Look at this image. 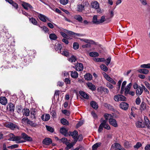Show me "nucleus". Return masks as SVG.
Here are the masks:
<instances>
[{
	"label": "nucleus",
	"mask_w": 150,
	"mask_h": 150,
	"mask_svg": "<svg viewBox=\"0 0 150 150\" xmlns=\"http://www.w3.org/2000/svg\"><path fill=\"white\" fill-rule=\"evenodd\" d=\"M10 138L9 140H12L13 141H15L17 143H22L25 141L22 140V137L20 136H15L12 134H10Z\"/></svg>",
	"instance_id": "obj_1"
},
{
	"label": "nucleus",
	"mask_w": 150,
	"mask_h": 150,
	"mask_svg": "<svg viewBox=\"0 0 150 150\" xmlns=\"http://www.w3.org/2000/svg\"><path fill=\"white\" fill-rule=\"evenodd\" d=\"M103 127L107 130H109L110 129V127L108 124L106 120H103L101 123L98 130V132H100L103 130Z\"/></svg>",
	"instance_id": "obj_2"
},
{
	"label": "nucleus",
	"mask_w": 150,
	"mask_h": 150,
	"mask_svg": "<svg viewBox=\"0 0 150 150\" xmlns=\"http://www.w3.org/2000/svg\"><path fill=\"white\" fill-rule=\"evenodd\" d=\"M114 99L116 101L119 102L120 101H126L127 98L124 96L120 94H117L114 96Z\"/></svg>",
	"instance_id": "obj_3"
},
{
	"label": "nucleus",
	"mask_w": 150,
	"mask_h": 150,
	"mask_svg": "<svg viewBox=\"0 0 150 150\" xmlns=\"http://www.w3.org/2000/svg\"><path fill=\"white\" fill-rule=\"evenodd\" d=\"M30 117L32 120H35L37 116V112L35 109H32L30 110Z\"/></svg>",
	"instance_id": "obj_4"
},
{
	"label": "nucleus",
	"mask_w": 150,
	"mask_h": 150,
	"mask_svg": "<svg viewBox=\"0 0 150 150\" xmlns=\"http://www.w3.org/2000/svg\"><path fill=\"white\" fill-rule=\"evenodd\" d=\"M120 107L124 110H127L129 107V104L125 102H122L120 104Z\"/></svg>",
	"instance_id": "obj_5"
},
{
	"label": "nucleus",
	"mask_w": 150,
	"mask_h": 150,
	"mask_svg": "<svg viewBox=\"0 0 150 150\" xmlns=\"http://www.w3.org/2000/svg\"><path fill=\"white\" fill-rule=\"evenodd\" d=\"M83 65L82 63H77L74 67H73V68L77 71H81L83 70Z\"/></svg>",
	"instance_id": "obj_6"
},
{
	"label": "nucleus",
	"mask_w": 150,
	"mask_h": 150,
	"mask_svg": "<svg viewBox=\"0 0 150 150\" xmlns=\"http://www.w3.org/2000/svg\"><path fill=\"white\" fill-rule=\"evenodd\" d=\"M21 137L22 138L26 141L31 142L33 141L32 138L31 137L28 136L25 133H22L21 134Z\"/></svg>",
	"instance_id": "obj_7"
},
{
	"label": "nucleus",
	"mask_w": 150,
	"mask_h": 150,
	"mask_svg": "<svg viewBox=\"0 0 150 150\" xmlns=\"http://www.w3.org/2000/svg\"><path fill=\"white\" fill-rule=\"evenodd\" d=\"M136 127L137 128H144L145 127V125L143 122V121H138L135 123Z\"/></svg>",
	"instance_id": "obj_8"
},
{
	"label": "nucleus",
	"mask_w": 150,
	"mask_h": 150,
	"mask_svg": "<svg viewBox=\"0 0 150 150\" xmlns=\"http://www.w3.org/2000/svg\"><path fill=\"white\" fill-rule=\"evenodd\" d=\"M6 109L11 112H13L14 110V106L12 103H9L7 105Z\"/></svg>",
	"instance_id": "obj_9"
},
{
	"label": "nucleus",
	"mask_w": 150,
	"mask_h": 150,
	"mask_svg": "<svg viewBox=\"0 0 150 150\" xmlns=\"http://www.w3.org/2000/svg\"><path fill=\"white\" fill-rule=\"evenodd\" d=\"M109 122L110 124L115 127H117L118 126L117 121L114 119L112 118L109 119Z\"/></svg>",
	"instance_id": "obj_10"
},
{
	"label": "nucleus",
	"mask_w": 150,
	"mask_h": 150,
	"mask_svg": "<svg viewBox=\"0 0 150 150\" xmlns=\"http://www.w3.org/2000/svg\"><path fill=\"white\" fill-rule=\"evenodd\" d=\"M52 142L51 139L49 138H46L42 141L43 144L45 145H49Z\"/></svg>",
	"instance_id": "obj_11"
},
{
	"label": "nucleus",
	"mask_w": 150,
	"mask_h": 150,
	"mask_svg": "<svg viewBox=\"0 0 150 150\" xmlns=\"http://www.w3.org/2000/svg\"><path fill=\"white\" fill-rule=\"evenodd\" d=\"M22 6L26 10L33 8V7L28 3L23 2L22 4Z\"/></svg>",
	"instance_id": "obj_12"
},
{
	"label": "nucleus",
	"mask_w": 150,
	"mask_h": 150,
	"mask_svg": "<svg viewBox=\"0 0 150 150\" xmlns=\"http://www.w3.org/2000/svg\"><path fill=\"white\" fill-rule=\"evenodd\" d=\"M54 47L56 50H59V51L58 52V53H61V50L62 47V44H60L59 43H56Z\"/></svg>",
	"instance_id": "obj_13"
},
{
	"label": "nucleus",
	"mask_w": 150,
	"mask_h": 150,
	"mask_svg": "<svg viewBox=\"0 0 150 150\" xmlns=\"http://www.w3.org/2000/svg\"><path fill=\"white\" fill-rule=\"evenodd\" d=\"M38 17L40 20L43 22H46V19H48V18L47 17L40 13L39 14Z\"/></svg>",
	"instance_id": "obj_14"
},
{
	"label": "nucleus",
	"mask_w": 150,
	"mask_h": 150,
	"mask_svg": "<svg viewBox=\"0 0 150 150\" xmlns=\"http://www.w3.org/2000/svg\"><path fill=\"white\" fill-rule=\"evenodd\" d=\"M6 127L10 128L11 129H14L15 128H17V126L15 124L10 122L6 125Z\"/></svg>",
	"instance_id": "obj_15"
},
{
	"label": "nucleus",
	"mask_w": 150,
	"mask_h": 150,
	"mask_svg": "<svg viewBox=\"0 0 150 150\" xmlns=\"http://www.w3.org/2000/svg\"><path fill=\"white\" fill-rule=\"evenodd\" d=\"M87 85L89 88L92 91H95L96 89L95 86L91 82H88L87 83Z\"/></svg>",
	"instance_id": "obj_16"
},
{
	"label": "nucleus",
	"mask_w": 150,
	"mask_h": 150,
	"mask_svg": "<svg viewBox=\"0 0 150 150\" xmlns=\"http://www.w3.org/2000/svg\"><path fill=\"white\" fill-rule=\"evenodd\" d=\"M137 71L139 73L145 74H148L149 72V71L148 70L145 69H138L137 70Z\"/></svg>",
	"instance_id": "obj_17"
},
{
	"label": "nucleus",
	"mask_w": 150,
	"mask_h": 150,
	"mask_svg": "<svg viewBox=\"0 0 150 150\" xmlns=\"http://www.w3.org/2000/svg\"><path fill=\"white\" fill-rule=\"evenodd\" d=\"M78 135L77 131L75 130L73 132H70L69 135L72 136L74 139H76V138H77Z\"/></svg>",
	"instance_id": "obj_18"
},
{
	"label": "nucleus",
	"mask_w": 150,
	"mask_h": 150,
	"mask_svg": "<svg viewBox=\"0 0 150 150\" xmlns=\"http://www.w3.org/2000/svg\"><path fill=\"white\" fill-rule=\"evenodd\" d=\"M91 7L95 8L96 9H98L99 7V4L98 2L96 1H94L91 4Z\"/></svg>",
	"instance_id": "obj_19"
},
{
	"label": "nucleus",
	"mask_w": 150,
	"mask_h": 150,
	"mask_svg": "<svg viewBox=\"0 0 150 150\" xmlns=\"http://www.w3.org/2000/svg\"><path fill=\"white\" fill-rule=\"evenodd\" d=\"M0 103L3 105H5L7 103V100L5 97H2L1 98Z\"/></svg>",
	"instance_id": "obj_20"
},
{
	"label": "nucleus",
	"mask_w": 150,
	"mask_h": 150,
	"mask_svg": "<svg viewBox=\"0 0 150 150\" xmlns=\"http://www.w3.org/2000/svg\"><path fill=\"white\" fill-rule=\"evenodd\" d=\"M98 90L99 92H101L104 91L106 92V93H108L109 92V90L108 88H104L102 86L98 88Z\"/></svg>",
	"instance_id": "obj_21"
},
{
	"label": "nucleus",
	"mask_w": 150,
	"mask_h": 150,
	"mask_svg": "<svg viewBox=\"0 0 150 150\" xmlns=\"http://www.w3.org/2000/svg\"><path fill=\"white\" fill-rule=\"evenodd\" d=\"M79 93L84 98L86 99H88V96L85 92L82 91H79Z\"/></svg>",
	"instance_id": "obj_22"
},
{
	"label": "nucleus",
	"mask_w": 150,
	"mask_h": 150,
	"mask_svg": "<svg viewBox=\"0 0 150 150\" xmlns=\"http://www.w3.org/2000/svg\"><path fill=\"white\" fill-rule=\"evenodd\" d=\"M50 118V116L49 114H46L45 115H43L41 117L42 119L45 121H48Z\"/></svg>",
	"instance_id": "obj_23"
},
{
	"label": "nucleus",
	"mask_w": 150,
	"mask_h": 150,
	"mask_svg": "<svg viewBox=\"0 0 150 150\" xmlns=\"http://www.w3.org/2000/svg\"><path fill=\"white\" fill-rule=\"evenodd\" d=\"M143 93L142 88L140 86H138V88L136 90V93L137 96H140Z\"/></svg>",
	"instance_id": "obj_24"
},
{
	"label": "nucleus",
	"mask_w": 150,
	"mask_h": 150,
	"mask_svg": "<svg viewBox=\"0 0 150 150\" xmlns=\"http://www.w3.org/2000/svg\"><path fill=\"white\" fill-rule=\"evenodd\" d=\"M144 120L145 121V124L146 125V127L148 128H150V123L149 120L148 118L147 117H144Z\"/></svg>",
	"instance_id": "obj_25"
},
{
	"label": "nucleus",
	"mask_w": 150,
	"mask_h": 150,
	"mask_svg": "<svg viewBox=\"0 0 150 150\" xmlns=\"http://www.w3.org/2000/svg\"><path fill=\"white\" fill-rule=\"evenodd\" d=\"M70 72H71V77L72 78L76 79L78 77V74L76 71H71Z\"/></svg>",
	"instance_id": "obj_26"
},
{
	"label": "nucleus",
	"mask_w": 150,
	"mask_h": 150,
	"mask_svg": "<svg viewBox=\"0 0 150 150\" xmlns=\"http://www.w3.org/2000/svg\"><path fill=\"white\" fill-rule=\"evenodd\" d=\"M60 132L62 134L65 136H66L67 134V131L64 128H61L60 129Z\"/></svg>",
	"instance_id": "obj_27"
},
{
	"label": "nucleus",
	"mask_w": 150,
	"mask_h": 150,
	"mask_svg": "<svg viewBox=\"0 0 150 150\" xmlns=\"http://www.w3.org/2000/svg\"><path fill=\"white\" fill-rule=\"evenodd\" d=\"M27 122L28 124L30 126L33 127H35L38 125L37 124L33 122V121L30 120L28 119H27Z\"/></svg>",
	"instance_id": "obj_28"
},
{
	"label": "nucleus",
	"mask_w": 150,
	"mask_h": 150,
	"mask_svg": "<svg viewBox=\"0 0 150 150\" xmlns=\"http://www.w3.org/2000/svg\"><path fill=\"white\" fill-rule=\"evenodd\" d=\"M99 20L98 19L97 16H94L93 17L92 20L93 23L96 24H99Z\"/></svg>",
	"instance_id": "obj_29"
},
{
	"label": "nucleus",
	"mask_w": 150,
	"mask_h": 150,
	"mask_svg": "<svg viewBox=\"0 0 150 150\" xmlns=\"http://www.w3.org/2000/svg\"><path fill=\"white\" fill-rule=\"evenodd\" d=\"M74 18L77 20L79 22H82L83 18L80 15H76L74 16Z\"/></svg>",
	"instance_id": "obj_30"
},
{
	"label": "nucleus",
	"mask_w": 150,
	"mask_h": 150,
	"mask_svg": "<svg viewBox=\"0 0 150 150\" xmlns=\"http://www.w3.org/2000/svg\"><path fill=\"white\" fill-rule=\"evenodd\" d=\"M84 78L86 80H90L92 79V75L89 73H87L85 75Z\"/></svg>",
	"instance_id": "obj_31"
},
{
	"label": "nucleus",
	"mask_w": 150,
	"mask_h": 150,
	"mask_svg": "<svg viewBox=\"0 0 150 150\" xmlns=\"http://www.w3.org/2000/svg\"><path fill=\"white\" fill-rule=\"evenodd\" d=\"M77 8L79 11H82L84 10V6L82 4L78 5L77 6Z\"/></svg>",
	"instance_id": "obj_32"
},
{
	"label": "nucleus",
	"mask_w": 150,
	"mask_h": 150,
	"mask_svg": "<svg viewBox=\"0 0 150 150\" xmlns=\"http://www.w3.org/2000/svg\"><path fill=\"white\" fill-rule=\"evenodd\" d=\"M91 105L95 109H97L98 108L97 104L94 101H92L90 103Z\"/></svg>",
	"instance_id": "obj_33"
},
{
	"label": "nucleus",
	"mask_w": 150,
	"mask_h": 150,
	"mask_svg": "<svg viewBox=\"0 0 150 150\" xmlns=\"http://www.w3.org/2000/svg\"><path fill=\"white\" fill-rule=\"evenodd\" d=\"M104 117L105 119V120H106L108 122V120L112 119V116L111 114H108L107 113L105 114L104 115Z\"/></svg>",
	"instance_id": "obj_34"
},
{
	"label": "nucleus",
	"mask_w": 150,
	"mask_h": 150,
	"mask_svg": "<svg viewBox=\"0 0 150 150\" xmlns=\"http://www.w3.org/2000/svg\"><path fill=\"white\" fill-rule=\"evenodd\" d=\"M49 38L51 40H55L57 38V37L55 34L52 33L50 34Z\"/></svg>",
	"instance_id": "obj_35"
},
{
	"label": "nucleus",
	"mask_w": 150,
	"mask_h": 150,
	"mask_svg": "<svg viewBox=\"0 0 150 150\" xmlns=\"http://www.w3.org/2000/svg\"><path fill=\"white\" fill-rule=\"evenodd\" d=\"M61 123L63 125H69V122L66 119L64 118L61 120Z\"/></svg>",
	"instance_id": "obj_36"
},
{
	"label": "nucleus",
	"mask_w": 150,
	"mask_h": 150,
	"mask_svg": "<svg viewBox=\"0 0 150 150\" xmlns=\"http://www.w3.org/2000/svg\"><path fill=\"white\" fill-rule=\"evenodd\" d=\"M65 144L67 145V146L65 148V149L67 150H68L71 149L74 146L72 144L70 143L69 142H66Z\"/></svg>",
	"instance_id": "obj_37"
},
{
	"label": "nucleus",
	"mask_w": 150,
	"mask_h": 150,
	"mask_svg": "<svg viewBox=\"0 0 150 150\" xmlns=\"http://www.w3.org/2000/svg\"><path fill=\"white\" fill-rule=\"evenodd\" d=\"M101 144L100 143H97L94 144L92 146V150H96L97 148Z\"/></svg>",
	"instance_id": "obj_38"
},
{
	"label": "nucleus",
	"mask_w": 150,
	"mask_h": 150,
	"mask_svg": "<svg viewBox=\"0 0 150 150\" xmlns=\"http://www.w3.org/2000/svg\"><path fill=\"white\" fill-rule=\"evenodd\" d=\"M99 55L98 53L96 52H92L89 53V55L91 57H97Z\"/></svg>",
	"instance_id": "obj_39"
},
{
	"label": "nucleus",
	"mask_w": 150,
	"mask_h": 150,
	"mask_svg": "<svg viewBox=\"0 0 150 150\" xmlns=\"http://www.w3.org/2000/svg\"><path fill=\"white\" fill-rule=\"evenodd\" d=\"M124 146L126 148H129L132 146L131 143L125 141L124 143Z\"/></svg>",
	"instance_id": "obj_40"
},
{
	"label": "nucleus",
	"mask_w": 150,
	"mask_h": 150,
	"mask_svg": "<svg viewBox=\"0 0 150 150\" xmlns=\"http://www.w3.org/2000/svg\"><path fill=\"white\" fill-rule=\"evenodd\" d=\"M68 59L70 62L72 63L75 62L76 60V59L74 56L72 55Z\"/></svg>",
	"instance_id": "obj_41"
},
{
	"label": "nucleus",
	"mask_w": 150,
	"mask_h": 150,
	"mask_svg": "<svg viewBox=\"0 0 150 150\" xmlns=\"http://www.w3.org/2000/svg\"><path fill=\"white\" fill-rule=\"evenodd\" d=\"M111 147H115L116 148V149H119L122 147L120 144L117 143H115L112 144Z\"/></svg>",
	"instance_id": "obj_42"
},
{
	"label": "nucleus",
	"mask_w": 150,
	"mask_h": 150,
	"mask_svg": "<svg viewBox=\"0 0 150 150\" xmlns=\"http://www.w3.org/2000/svg\"><path fill=\"white\" fill-rule=\"evenodd\" d=\"M140 67L142 68H144L145 69H150V63L147 64H144L141 65Z\"/></svg>",
	"instance_id": "obj_43"
},
{
	"label": "nucleus",
	"mask_w": 150,
	"mask_h": 150,
	"mask_svg": "<svg viewBox=\"0 0 150 150\" xmlns=\"http://www.w3.org/2000/svg\"><path fill=\"white\" fill-rule=\"evenodd\" d=\"M94 60L96 62H105V61L104 58H95L94 59Z\"/></svg>",
	"instance_id": "obj_44"
},
{
	"label": "nucleus",
	"mask_w": 150,
	"mask_h": 150,
	"mask_svg": "<svg viewBox=\"0 0 150 150\" xmlns=\"http://www.w3.org/2000/svg\"><path fill=\"white\" fill-rule=\"evenodd\" d=\"M101 69L105 71H107L108 70V68L105 64H101L100 65Z\"/></svg>",
	"instance_id": "obj_45"
},
{
	"label": "nucleus",
	"mask_w": 150,
	"mask_h": 150,
	"mask_svg": "<svg viewBox=\"0 0 150 150\" xmlns=\"http://www.w3.org/2000/svg\"><path fill=\"white\" fill-rule=\"evenodd\" d=\"M30 21L34 25H37L38 22L34 18H29Z\"/></svg>",
	"instance_id": "obj_46"
},
{
	"label": "nucleus",
	"mask_w": 150,
	"mask_h": 150,
	"mask_svg": "<svg viewBox=\"0 0 150 150\" xmlns=\"http://www.w3.org/2000/svg\"><path fill=\"white\" fill-rule=\"evenodd\" d=\"M22 106L21 105H18L16 107L17 112L19 113H21L22 110Z\"/></svg>",
	"instance_id": "obj_47"
},
{
	"label": "nucleus",
	"mask_w": 150,
	"mask_h": 150,
	"mask_svg": "<svg viewBox=\"0 0 150 150\" xmlns=\"http://www.w3.org/2000/svg\"><path fill=\"white\" fill-rule=\"evenodd\" d=\"M142 146L141 143L139 142H137L136 144L135 145L134 147V149H138Z\"/></svg>",
	"instance_id": "obj_48"
},
{
	"label": "nucleus",
	"mask_w": 150,
	"mask_h": 150,
	"mask_svg": "<svg viewBox=\"0 0 150 150\" xmlns=\"http://www.w3.org/2000/svg\"><path fill=\"white\" fill-rule=\"evenodd\" d=\"M24 115L26 116H28L30 115V111L29 109H26L24 110Z\"/></svg>",
	"instance_id": "obj_49"
},
{
	"label": "nucleus",
	"mask_w": 150,
	"mask_h": 150,
	"mask_svg": "<svg viewBox=\"0 0 150 150\" xmlns=\"http://www.w3.org/2000/svg\"><path fill=\"white\" fill-rule=\"evenodd\" d=\"M46 127L48 131H50L51 132H53L54 131V129L50 126L46 125Z\"/></svg>",
	"instance_id": "obj_50"
},
{
	"label": "nucleus",
	"mask_w": 150,
	"mask_h": 150,
	"mask_svg": "<svg viewBox=\"0 0 150 150\" xmlns=\"http://www.w3.org/2000/svg\"><path fill=\"white\" fill-rule=\"evenodd\" d=\"M104 106L110 110H112L113 109V107L112 105L106 103L104 104Z\"/></svg>",
	"instance_id": "obj_51"
},
{
	"label": "nucleus",
	"mask_w": 150,
	"mask_h": 150,
	"mask_svg": "<svg viewBox=\"0 0 150 150\" xmlns=\"http://www.w3.org/2000/svg\"><path fill=\"white\" fill-rule=\"evenodd\" d=\"M61 53L62 55L66 57L68 56L69 54V52L66 50L64 51L62 53Z\"/></svg>",
	"instance_id": "obj_52"
},
{
	"label": "nucleus",
	"mask_w": 150,
	"mask_h": 150,
	"mask_svg": "<svg viewBox=\"0 0 150 150\" xmlns=\"http://www.w3.org/2000/svg\"><path fill=\"white\" fill-rule=\"evenodd\" d=\"M42 30L44 31V32L46 33H48V34H49V30L45 26H43L42 28Z\"/></svg>",
	"instance_id": "obj_53"
},
{
	"label": "nucleus",
	"mask_w": 150,
	"mask_h": 150,
	"mask_svg": "<svg viewBox=\"0 0 150 150\" xmlns=\"http://www.w3.org/2000/svg\"><path fill=\"white\" fill-rule=\"evenodd\" d=\"M73 47L74 49L77 50L79 48V45L77 42H74L73 43Z\"/></svg>",
	"instance_id": "obj_54"
},
{
	"label": "nucleus",
	"mask_w": 150,
	"mask_h": 150,
	"mask_svg": "<svg viewBox=\"0 0 150 150\" xmlns=\"http://www.w3.org/2000/svg\"><path fill=\"white\" fill-rule=\"evenodd\" d=\"M111 60V57H108L105 60V64L107 66H108L110 63Z\"/></svg>",
	"instance_id": "obj_55"
},
{
	"label": "nucleus",
	"mask_w": 150,
	"mask_h": 150,
	"mask_svg": "<svg viewBox=\"0 0 150 150\" xmlns=\"http://www.w3.org/2000/svg\"><path fill=\"white\" fill-rule=\"evenodd\" d=\"M68 0H60V3L64 5L67 4L68 3Z\"/></svg>",
	"instance_id": "obj_56"
},
{
	"label": "nucleus",
	"mask_w": 150,
	"mask_h": 150,
	"mask_svg": "<svg viewBox=\"0 0 150 150\" xmlns=\"http://www.w3.org/2000/svg\"><path fill=\"white\" fill-rule=\"evenodd\" d=\"M130 89L127 88H125V92H124V94L126 96H127V95L130 92Z\"/></svg>",
	"instance_id": "obj_57"
},
{
	"label": "nucleus",
	"mask_w": 150,
	"mask_h": 150,
	"mask_svg": "<svg viewBox=\"0 0 150 150\" xmlns=\"http://www.w3.org/2000/svg\"><path fill=\"white\" fill-rule=\"evenodd\" d=\"M61 35L65 38L67 39H69V37L64 33L61 32L60 33Z\"/></svg>",
	"instance_id": "obj_58"
},
{
	"label": "nucleus",
	"mask_w": 150,
	"mask_h": 150,
	"mask_svg": "<svg viewBox=\"0 0 150 150\" xmlns=\"http://www.w3.org/2000/svg\"><path fill=\"white\" fill-rule=\"evenodd\" d=\"M141 109H142L143 110L145 109H146V104L144 102H142L141 105Z\"/></svg>",
	"instance_id": "obj_59"
},
{
	"label": "nucleus",
	"mask_w": 150,
	"mask_h": 150,
	"mask_svg": "<svg viewBox=\"0 0 150 150\" xmlns=\"http://www.w3.org/2000/svg\"><path fill=\"white\" fill-rule=\"evenodd\" d=\"M10 4H12V6L15 7L16 9H17L18 8V4L14 2L13 1H12V2Z\"/></svg>",
	"instance_id": "obj_60"
},
{
	"label": "nucleus",
	"mask_w": 150,
	"mask_h": 150,
	"mask_svg": "<svg viewBox=\"0 0 150 150\" xmlns=\"http://www.w3.org/2000/svg\"><path fill=\"white\" fill-rule=\"evenodd\" d=\"M142 90H144L146 93L148 94H149V91L144 85H142Z\"/></svg>",
	"instance_id": "obj_61"
},
{
	"label": "nucleus",
	"mask_w": 150,
	"mask_h": 150,
	"mask_svg": "<svg viewBox=\"0 0 150 150\" xmlns=\"http://www.w3.org/2000/svg\"><path fill=\"white\" fill-rule=\"evenodd\" d=\"M122 80H120L118 81V82L117 83V90H119V89H120L121 83H122Z\"/></svg>",
	"instance_id": "obj_62"
},
{
	"label": "nucleus",
	"mask_w": 150,
	"mask_h": 150,
	"mask_svg": "<svg viewBox=\"0 0 150 150\" xmlns=\"http://www.w3.org/2000/svg\"><path fill=\"white\" fill-rule=\"evenodd\" d=\"M105 21V17L104 16H102L100 20H99V24L103 23Z\"/></svg>",
	"instance_id": "obj_63"
},
{
	"label": "nucleus",
	"mask_w": 150,
	"mask_h": 150,
	"mask_svg": "<svg viewBox=\"0 0 150 150\" xmlns=\"http://www.w3.org/2000/svg\"><path fill=\"white\" fill-rule=\"evenodd\" d=\"M144 84L147 88L149 90H150V84L149 83L146 81H145L144 82Z\"/></svg>",
	"instance_id": "obj_64"
}]
</instances>
